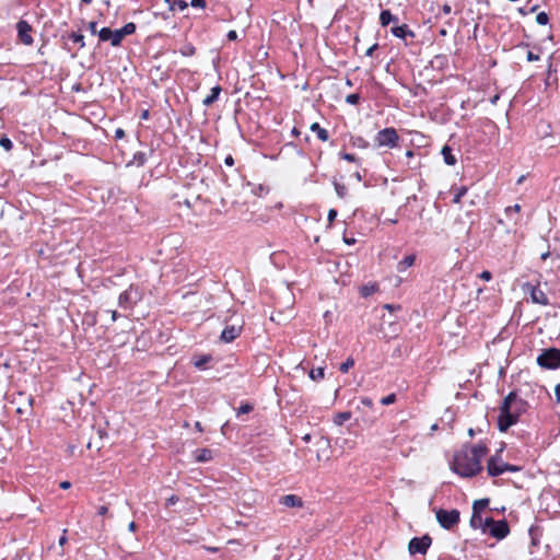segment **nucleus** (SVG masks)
<instances>
[{"mask_svg":"<svg viewBox=\"0 0 560 560\" xmlns=\"http://www.w3.org/2000/svg\"><path fill=\"white\" fill-rule=\"evenodd\" d=\"M555 395L557 402H560V384H558L555 388Z\"/></svg>","mask_w":560,"mask_h":560,"instance_id":"54","label":"nucleus"},{"mask_svg":"<svg viewBox=\"0 0 560 560\" xmlns=\"http://www.w3.org/2000/svg\"><path fill=\"white\" fill-rule=\"evenodd\" d=\"M354 365V360L352 358H348L343 363L340 364L339 370L342 373H347Z\"/></svg>","mask_w":560,"mask_h":560,"instance_id":"32","label":"nucleus"},{"mask_svg":"<svg viewBox=\"0 0 560 560\" xmlns=\"http://www.w3.org/2000/svg\"><path fill=\"white\" fill-rule=\"evenodd\" d=\"M395 400H396V395L389 394L386 397L382 398L381 402L383 405H390V404L395 402Z\"/></svg>","mask_w":560,"mask_h":560,"instance_id":"38","label":"nucleus"},{"mask_svg":"<svg viewBox=\"0 0 560 560\" xmlns=\"http://www.w3.org/2000/svg\"><path fill=\"white\" fill-rule=\"evenodd\" d=\"M254 409L253 405L250 404H244L237 409V416L249 413Z\"/></svg>","mask_w":560,"mask_h":560,"instance_id":"36","label":"nucleus"},{"mask_svg":"<svg viewBox=\"0 0 560 560\" xmlns=\"http://www.w3.org/2000/svg\"><path fill=\"white\" fill-rule=\"evenodd\" d=\"M141 118L142 119H148L149 118V112L148 110H144L141 115Z\"/></svg>","mask_w":560,"mask_h":560,"instance_id":"64","label":"nucleus"},{"mask_svg":"<svg viewBox=\"0 0 560 560\" xmlns=\"http://www.w3.org/2000/svg\"><path fill=\"white\" fill-rule=\"evenodd\" d=\"M178 497L177 495H171L167 500H166V503L165 505L168 508L171 505H174L178 502Z\"/></svg>","mask_w":560,"mask_h":560,"instance_id":"44","label":"nucleus"},{"mask_svg":"<svg viewBox=\"0 0 560 560\" xmlns=\"http://www.w3.org/2000/svg\"><path fill=\"white\" fill-rule=\"evenodd\" d=\"M311 130L316 133L317 138L322 141H327L329 139L328 131L319 126L318 122H314L311 125Z\"/></svg>","mask_w":560,"mask_h":560,"instance_id":"19","label":"nucleus"},{"mask_svg":"<svg viewBox=\"0 0 560 560\" xmlns=\"http://www.w3.org/2000/svg\"><path fill=\"white\" fill-rule=\"evenodd\" d=\"M377 47H378V45H377V44H374L373 46H371V47L366 50L365 55H366V56H372V55H373V52H374V50H376V49H377Z\"/></svg>","mask_w":560,"mask_h":560,"instance_id":"52","label":"nucleus"},{"mask_svg":"<svg viewBox=\"0 0 560 560\" xmlns=\"http://www.w3.org/2000/svg\"><path fill=\"white\" fill-rule=\"evenodd\" d=\"M520 468L514 465L503 463L497 456H492L488 460L487 470L492 477L500 476L505 471H517Z\"/></svg>","mask_w":560,"mask_h":560,"instance_id":"7","label":"nucleus"},{"mask_svg":"<svg viewBox=\"0 0 560 560\" xmlns=\"http://www.w3.org/2000/svg\"><path fill=\"white\" fill-rule=\"evenodd\" d=\"M548 15L546 12H539L537 15H536V22L540 25H546L548 23Z\"/></svg>","mask_w":560,"mask_h":560,"instance_id":"34","label":"nucleus"},{"mask_svg":"<svg viewBox=\"0 0 560 560\" xmlns=\"http://www.w3.org/2000/svg\"><path fill=\"white\" fill-rule=\"evenodd\" d=\"M242 326L240 325H228L221 334V340L224 342H231L240 336Z\"/></svg>","mask_w":560,"mask_h":560,"instance_id":"12","label":"nucleus"},{"mask_svg":"<svg viewBox=\"0 0 560 560\" xmlns=\"http://www.w3.org/2000/svg\"><path fill=\"white\" fill-rule=\"evenodd\" d=\"M224 162H225V164H226V165H229V166H232V165L234 164V160H233V158H232L231 155H228V156L225 158V161H224Z\"/></svg>","mask_w":560,"mask_h":560,"instance_id":"56","label":"nucleus"},{"mask_svg":"<svg viewBox=\"0 0 560 560\" xmlns=\"http://www.w3.org/2000/svg\"><path fill=\"white\" fill-rule=\"evenodd\" d=\"M431 542H432V539L429 535H424L420 538L415 537L409 541V546H408L409 552L411 555H415V553L424 555L427 552V550L429 549Z\"/></svg>","mask_w":560,"mask_h":560,"instance_id":"9","label":"nucleus"},{"mask_svg":"<svg viewBox=\"0 0 560 560\" xmlns=\"http://www.w3.org/2000/svg\"><path fill=\"white\" fill-rule=\"evenodd\" d=\"M96 26H97V23L94 22V21L89 23V30H90L92 35H96L98 33Z\"/></svg>","mask_w":560,"mask_h":560,"instance_id":"45","label":"nucleus"},{"mask_svg":"<svg viewBox=\"0 0 560 560\" xmlns=\"http://www.w3.org/2000/svg\"><path fill=\"white\" fill-rule=\"evenodd\" d=\"M195 458L198 463L209 462L212 459V451L209 448L197 450Z\"/></svg>","mask_w":560,"mask_h":560,"instance_id":"17","label":"nucleus"},{"mask_svg":"<svg viewBox=\"0 0 560 560\" xmlns=\"http://www.w3.org/2000/svg\"><path fill=\"white\" fill-rule=\"evenodd\" d=\"M479 277H480L482 280L489 281V280H491L492 275H491V272H490V271L485 270V271H482V272L479 275Z\"/></svg>","mask_w":560,"mask_h":560,"instance_id":"47","label":"nucleus"},{"mask_svg":"<svg viewBox=\"0 0 560 560\" xmlns=\"http://www.w3.org/2000/svg\"><path fill=\"white\" fill-rule=\"evenodd\" d=\"M334 186H335V190H336V194L338 195V197L345 198L347 195V191H348L347 186L345 184H341L338 182H335Z\"/></svg>","mask_w":560,"mask_h":560,"instance_id":"29","label":"nucleus"},{"mask_svg":"<svg viewBox=\"0 0 560 560\" xmlns=\"http://www.w3.org/2000/svg\"><path fill=\"white\" fill-rule=\"evenodd\" d=\"M351 418L350 411L339 412L335 416L334 422L337 425H342L346 421H348Z\"/></svg>","mask_w":560,"mask_h":560,"instance_id":"24","label":"nucleus"},{"mask_svg":"<svg viewBox=\"0 0 560 560\" xmlns=\"http://www.w3.org/2000/svg\"><path fill=\"white\" fill-rule=\"evenodd\" d=\"M124 133H125V132H124V130H122V129H117V130H116V138H121V137H124Z\"/></svg>","mask_w":560,"mask_h":560,"instance_id":"61","label":"nucleus"},{"mask_svg":"<svg viewBox=\"0 0 560 560\" xmlns=\"http://www.w3.org/2000/svg\"><path fill=\"white\" fill-rule=\"evenodd\" d=\"M128 529H129L130 532H136V529H137V524H136L135 522L129 523V525H128Z\"/></svg>","mask_w":560,"mask_h":560,"instance_id":"58","label":"nucleus"},{"mask_svg":"<svg viewBox=\"0 0 560 560\" xmlns=\"http://www.w3.org/2000/svg\"><path fill=\"white\" fill-rule=\"evenodd\" d=\"M470 525L474 528H481L485 532V518L481 516V513L472 511Z\"/></svg>","mask_w":560,"mask_h":560,"instance_id":"20","label":"nucleus"},{"mask_svg":"<svg viewBox=\"0 0 560 560\" xmlns=\"http://www.w3.org/2000/svg\"><path fill=\"white\" fill-rule=\"evenodd\" d=\"M487 453L483 445H475L459 451L454 455L452 470L462 477L468 478L481 470V459Z\"/></svg>","mask_w":560,"mask_h":560,"instance_id":"1","label":"nucleus"},{"mask_svg":"<svg viewBox=\"0 0 560 560\" xmlns=\"http://www.w3.org/2000/svg\"><path fill=\"white\" fill-rule=\"evenodd\" d=\"M107 512H108V508L106 505H102L97 510L98 515H105Z\"/></svg>","mask_w":560,"mask_h":560,"instance_id":"51","label":"nucleus"},{"mask_svg":"<svg viewBox=\"0 0 560 560\" xmlns=\"http://www.w3.org/2000/svg\"><path fill=\"white\" fill-rule=\"evenodd\" d=\"M361 404L364 406V407H368V408H371L373 406V401L371 398L369 397H363L361 398Z\"/></svg>","mask_w":560,"mask_h":560,"instance_id":"46","label":"nucleus"},{"mask_svg":"<svg viewBox=\"0 0 560 560\" xmlns=\"http://www.w3.org/2000/svg\"><path fill=\"white\" fill-rule=\"evenodd\" d=\"M68 38L70 40H72L73 43H77L80 45V48H83L84 47V36L80 33H75V32H71L69 35H68Z\"/></svg>","mask_w":560,"mask_h":560,"instance_id":"27","label":"nucleus"},{"mask_svg":"<svg viewBox=\"0 0 560 560\" xmlns=\"http://www.w3.org/2000/svg\"><path fill=\"white\" fill-rule=\"evenodd\" d=\"M280 503L288 508H302L303 501L295 494H287L280 499Z\"/></svg>","mask_w":560,"mask_h":560,"instance_id":"14","label":"nucleus"},{"mask_svg":"<svg viewBox=\"0 0 560 560\" xmlns=\"http://www.w3.org/2000/svg\"><path fill=\"white\" fill-rule=\"evenodd\" d=\"M398 135L395 128H385L377 132L375 142L378 147L395 148L398 144Z\"/></svg>","mask_w":560,"mask_h":560,"instance_id":"8","label":"nucleus"},{"mask_svg":"<svg viewBox=\"0 0 560 560\" xmlns=\"http://www.w3.org/2000/svg\"><path fill=\"white\" fill-rule=\"evenodd\" d=\"M190 5L194 8H205L206 1L205 0H191Z\"/></svg>","mask_w":560,"mask_h":560,"instance_id":"43","label":"nucleus"},{"mask_svg":"<svg viewBox=\"0 0 560 560\" xmlns=\"http://www.w3.org/2000/svg\"><path fill=\"white\" fill-rule=\"evenodd\" d=\"M97 35L100 37V40H102V42L109 40L110 44L113 45L114 31H112L109 27H103L102 30L98 31Z\"/></svg>","mask_w":560,"mask_h":560,"instance_id":"22","label":"nucleus"},{"mask_svg":"<svg viewBox=\"0 0 560 560\" xmlns=\"http://www.w3.org/2000/svg\"><path fill=\"white\" fill-rule=\"evenodd\" d=\"M0 145L7 151H10L13 147L12 141L7 137L0 138Z\"/></svg>","mask_w":560,"mask_h":560,"instance_id":"35","label":"nucleus"},{"mask_svg":"<svg viewBox=\"0 0 560 560\" xmlns=\"http://www.w3.org/2000/svg\"><path fill=\"white\" fill-rule=\"evenodd\" d=\"M527 60L528 61H537L539 60V56L534 54L533 51L527 52Z\"/></svg>","mask_w":560,"mask_h":560,"instance_id":"48","label":"nucleus"},{"mask_svg":"<svg viewBox=\"0 0 560 560\" xmlns=\"http://www.w3.org/2000/svg\"><path fill=\"white\" fill-rule=\"evenodd\" d=\"M485 532H489V534L497 539H503L509 535L510 528L504 520L494 521L492 517H486Z\"/></svg>","mask_w":560,"mask_h":560,"instance_id":"5","label":"nucleus"},{"mask_svg":"<svg viewBox=\"0 0 560 560\" xmlns=\"http://www.w3.org/2000/svg\"><path fill=\"white\" fill-rule=\"evenodd\" d=\"M527 408V401L518 397L515 392H511L500 406L499 430L501 432L508 431L510 427L517 422L520 416L526 412Z\"/></svg>","mask_w":560,"mask_h":560,"instance_id":"2","label":"nucleus"},{"mask_svg":"<svg viewBox=\"0 0 560 560\" xmlns=\"http://www.w3.org/2000/svg\"><path fill=\"white\" fill-rule=\"evenodd\" d=\"M210 359L211 358L209 355H202L199 359H197L194 364L197 369H203L205 365L210 361Z\"/></svg>","mask_w":560,"mask_h":560,"instance_id":"33","label":"nucleus"},{"mask_svg":"<svg viewBox=\"0 0 560 560\" xmlns=\"http://www.w3.org/2000/svg\"><path fill=\"white\" fill-rule=\"evenodd\" d=\"M489 504V499H480L474 502L472 511L481 513Z\"/></svg>","mask_w":560,"mask_h":560,"instance_id":"28","label":"nucleus"},{"mask_svg":"<svg viewBox=\"0 0 560 560\" xmlns=\"http://www.w3.org/2000/svg\"><path fill=\"white\" fill-rule=\"evenodd\" d=\"M136 32V24L130 22L125 24L121 28L114 31L113 46H119L122 39L130 34Z\"/></svg>","mask_w":560,"mask_h":560,"instance_id":"11","label":"nucleus"},{"mask_svg":"<svg viewBox=\"0 0 560 560\" xmlns=\"http://www.w3.org/2000/svg\"><path fill=\"white\" fill-rule=\"evenodd\" d=\"M142 299V292L137 285H129L127 290L118 296V305L122 310H132Z\"/></svg>","mask_w":560,"mask_h":560,"instance_id":"4","label":"nucleus"},{"mask_svg":"<svg viewBox=\"0 0 560 560\" xmlns=\"http://www.w3.org/2000/svg\"><path fill=\"white\" fill-rule=\"evenodd\" d=\"M172 5H177L180 10H184L188 7L187 2L185 0H173V2H171Z\"/></svg>","mask_w":560,"mask_h":560,"instance_id":"41","label":"nucleus"},{"mask_svg":"<svg viewBox=\"0 0 560 560\" xmlns=\"http://www.w3.org/2000/svg\"><path fill=\"white\" fill-rule=\"evenodd\" d=\"M453 191H454L453 202L458 203L460 201V199L466 195L467 187H465V186L456 187V188H453Z\"/></svg>","mask_w":560,"mask_h":560,"instance_id":"25","label":"nucleus"},{"mask_svg":"<svg viewBox=\"0 0 560 560\" xmlns=\"http://www.w3.org/2000/svg\"><path fill=\"white\" fill-rule=\"evenodd\" d=\"M413 264H415V256H412V255L406 256L401 261H399L398 271L402 272L407 268L411 267Z\"/></svg>","mask_w":560,"mask_h":560,"instance_id":"23","label":"nucleus"},{"mask_svg":"<svg viewBox=\"0 0 560 560\" xmlns=\"http://www.w3.org/2000/svg\"><path fill=\"white\" fill-rule=\"evenodd\" d=\"M340 158L346 160V161H348V162H355L357 161L355 155L351 154V153H341Z\"/></svg>","mask_w":560,"mask_h":560,"instance_id":"42","label":"nucleus"},{"mask_svg":"<svg viewBox=\"0 0 560 560\" xmlns=\"http://www.w3.org/2000/svg\"><path fill=\"white\" fill-rule=\"evenodd\" d=\"M195 51H196V49H195L194 45H192V44H190V43L185 44V45L180 48V54H182L183 56H185V57H189V56L195 55Z\"/></svg>","mask_w":560,"mask_h":560,"instance_id":"30","label":"nucleus"},{"mask_svg":"<svg viewBox=\"0 0 560 560\" xmlns=\"http://www.w3.org/2000/svg\"><path fill=\"white\" fill-rule=\"evenodd\" d=\"M343 242L348 245H352L355 243V240L354 238H348V237H343Z\"/></svg>","mask_w":560,"mask_h":560,"instance_id":"59","label":"nucleus"},{"mask_svg":"<svg viewBox=\"0 0 560 560\" xmlns=\"http://www.w3.org/2000/svg\"><path fill=\"white\" fill-rule=\"evenodd\" d=\"M33 401H34V398L32 396L27 397V407L30 409H32Z\"/></svg>","mask_w":560,"mask_h":560,"instance_id":"62","label":"nucleus"},{"mask_svg":"<svg viewBox=\"0 0 560 560\" xmlns=\"http://www.w3.org/2000/svg\"><path fill=\"white\" fill-rule=\"evenodd\" d=\"M336 217H337V211L335 209H330L328 212V221L332 222Z\"/></svg>","mask_w":560,"mask_h":560,"instance_id":"49","label":"nucleus"},{"mask_svg":"<svg viewBox=\"0 0 560 560\" xmlns=\"http://www.w3.org/2000/svg\"><path fill=\"white\" fill-rule=\"evenodd\" d=\"M390 22H398V18L393 15L389 10H383L380 14V23L387 26Z\"/></svg>","mask_w":560,"mask_h":560,"instance_id":"18","label":"nucleus"},{"mask_svg":"<svg viewBox=\"0 0 560 560\" xmlns=\"http://www.w3.org/2000/svg\"><path fill=\"white\" fill-rule=\"evenodd\" d=\"M436 520L443 528L451 529L459 522V512L455 509H440L436 511Z\"/></svg>","mask_w":560,"mask_h":560,"instance_id":"6","label":"nucleus"},{"mask_svg":"<svg viewBox=\"0 0 560 560\" xmlns=\"http://www.w3.org/2000/svg\"><path fill=\"white\" fill-rule=\"evenodd\" d=\"M536 362L541 369L556 370L560 368V350L557 348L544 349Z\"/></svg>","mask_w":560,"mask_h":560,"instance_id":"3","label":"nucleus"},{"mask_svg":"<svg viewBox=\"0 0 560 560\" xmlns=\"http://www.w3.org/2000/svg\"><path fill=\"white\" fill-rule=\"evenodd\" d=\"M71 487V483L69 481H61L60 488L61 489H69Z\"/></svg>","mask_w":560,"mask_h":560,"instance_id":"57","label":"nucleus"},{"mask_svg":"<svg viewBox=\"0 0 560 560\" xmlns=\"http://www.w3.org/2000/svg\"><path fill=\"white\" fill-rule=\"evenodd\" d=\"M521 211V206L518 203L512 206V207H508L505 209V213L506 215H511L512 212H520Z\"/></svg>","mask_w":560,"mask_h":560,"instance_id":"40","label":"nucleus"},{"mask_svg":"<svg viewBox=\"0 0 560 560\" xmlns=\"http://www.w3.org/2000/svg\"><path fill=\"white\" fill-rule=\"evenodd\" d=\"M67 529H63L62 536L59 538V545L62 547L67 542V536H66Z\"/></svg>","mask_w":560,"mask_h":560,"instance_id":"50","label":"nucleus"},{"mask_svg":"<svg viewBox=\"0 0 560 560\" xmlns=\"http://www.w3.org/2000/svg\"><path fill=\"white\" fill-rule=\"evenodd\" d=\"M390 32L398 38H405L407 35L413 36V33L408 28L406 24L394 26L392 27Z\"/></svg>","mask_w":560,"mask_h":560,"instance_id":"15","label":"nucleus"},{"mask_svg":"<svg viewBox=\"0 0 560 560\" xmlns=\"http://www.w3.org/2000/svg\"><path fill=\"white\" fill-rule=\"evenodd\" d=\"M444 162L447 165H455L456 164V158L452 154V149L448 145H444L441 151Z\"/></svg>","mask_w":560,"mask_h":560,"instance_id":"21","label":"nucleus"},{"mask_svg":"<svg viewBox=\"0 0 560 560\" xmlns=\"http://www.w3.org/2000/svg\"><path fill=\"white\" fill-rule=\"evenodd\" d=\"M325 376V370L324 368H315V369H312L311 372H310V377L313 380V381H319V380H323Z\"/></svg>","mask_w":560,"mask_h":560,"instance_id":"26","label":"nucleus"},{"mask_svg":"<svg viewBox=\"0 0 560 560\" xmlns=\"http://www.w3.org/2000/svg\"><path fill=\"white\" fill-rule=\"evenodd\" d=\"M442 12H443L444 14H450V13L452 12V7H451L450 4H447V3H446V4H444V5L442 7Z\"/></svg>","mask_w":560,"mask_h":560,"instance_id":"53","label":"nucleus"},{"mask_svg":"<svg viewBox=\"0 0 560 560\" xmlns=\"http://www.w3.org/2000/svg\"><path fill=\"white\" fill-rule=\"evenodd\" d=\"M228 38H229L230 40H235V39L237 38V33H236L235 31H230V32L228 33Z\"/></svg>","mask_w":560,"mask_h":560,"instance_id":"55","label":"nucleus"},{"mask_svg":"<svg viewBox=\"0 0 560 560\" xmlns=\"http://www.w3.org/2000/svg\"><path fill=\"white\" fill-rule=\"evenodd\" d=\"M110 315H112L113 322H115L119 317V314L117 313V311H110Z\"/></svg>","mask_w":560,"mask_h":560,"instance_id":"60","label":"nucleus"},{"mask_svg":"<svg viewBox=\"0 0 560 560\" xmlns=\"http://www.w3.org/2000/svg\"><path fill=\"white\" fill-rule=\"evenodd\" d=\"M377 290V287L375 284H368L363 285L360 290V293L362 296H369L373 294Z\"/></svg>","mask_w":560,"mask_h":560,"instance_id":"31","label":"nucleus"},{"mask_svg":"<svg viewBox=\"0 0 560 560\" xmlns=\"http://www.w3.org/2000/svg\"><path fill=\"white\" fill-rule=\"evenodd\" d=\"M138 165H143L145 162V153L139 152L135 155Z\"/></svg>","mask_w":560,"mask_h":560,"instance_id":"39","label":"nucleus"},{"mask_svg":"<svg viewBox=\"0 0 560 560\" xmlns=\"http://www.w3.org/2000/svg\"><path fill=\"white\" fill-rule=\"evenodd\" d=\"M221 93V88L219 85H215L211 89L210 95H208L206 98H203L202 104L205 106L212 105L219 97Z\"/></svg>","mask_w":560,"mask_h":560,"instance_id":"16","label":"nucleus"},{"mask_svg":"<svg viewBox=\"0 0 560 560\" xmlns=\"http://www.w3.org/2000/svg\"><path fill=\"white\" fill-rule=\"evenodd\" d=\"M16 412L22 415V413L26 412V409L24 407H18Z\"/></svg>","mask_w":560,"mask_h":560,"instance_id":"63","label":"nucleus"},{"mask_svg":"<svg viewBox=\"0 0 560 560\" xmlns=\"http://www.w3.org/2000/svg\"><path fill=\"white\" fill-rule=\"evenodd\" d=\"M530 299L536 304H540V305H548L549 304L547 295L538 287H532L530 288Z\"/></svg>","mask_w":560,"mask_h":560,"instance_id":"13","label":"nucleus"},{"mask_svg":"<svg viewBox=\"0 0 560 560\" xmlns=\"http://www.w3.org/2000/svg\"><path fill=\"white\" fill-rule=\"evenodd\" d=\"M359 100H360V96H359V94H355V93H353V94H349V95H347V97H346V102H347L348 104H351V105H355V104H358V103H359Z\"/></svg>","mask_w":560,"mask_h":560,"instance_id":"37","label":"nucleus"},{"mask_svg":"<svg viewBox=\"0 0 560 560\" xmlns=\"http://www.w3.org/2000/svg\"><path fill=\"white\" fill-rule=\"evenodd\" d=\"M18 34L20 40L25 45L33 44V37L31 36L32 26L26 21H19L16 24Z\"/></svg>","mask_w":560,"mask_h":560,"instance_id":"10","label":"nucleus"}]
</instances>
